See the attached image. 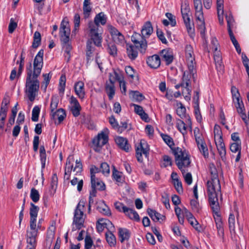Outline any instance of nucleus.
<instances>
[{
	"label": "nucleus",
	"instance_id": "f257e3e1",
	"mask_svg": "<svg viewBox=\"0 0 249 249\" xmlns=\"http://www.w3.org/2000/svg\"><path fill=\"white\" fill-rule=\"evenodd\" d=\"M44 50L41 49L35 56L33 66L31 62L26 65V79L25 92L31 102L35 100L39 89L38 77L41 73L43 65Z\"/></svg>",
	"mask_w": 249,
	"mask_h": 249
},
{
	"label": "nucleus",
	"instance_id": "f03ea898",
	"mask_svg": "<svg viewBox=\"0 0 249 249\" xmlns=\"http://www.w3.org/2000/svg\"><path fill=\"white\" fill-rule=\"evenodd\" d=\"M153 32V28L150 21L144 23L141 30V34L135 33L131 36L132 42L139 49V51L144 53L147 47L146 38L149 37Z\"/></svg>",
	"mask_w": 249,
	"mask_h": 249
},
{
	"label": "nucleus",
	"instance_id": "7ed1b4c3",
	"mask_svg": "<svg viewBox=\"0 0 249 249\" xmlns=\"http://www.w3.org/2000/svg\"><path fill=\"white\" fill-rule=\"evenodd\" d=\"M208 200L211 207L219 205L218 195L220 194L221 185L219 179H211L207 183Z\"/></svg>",
	"mask_w": 249,
	"mask_h": 249
},
{
	"label": "nucleus",
	"instance_id": "20e7f679",
	"mask_svg": "<svg viewBox=\"0 0 249 249\" xmlns=\"http://www.w3.org/2000/svg\"><path fill=\"white\" fill-rule=\"evenodd\" d=\"M172 153L175 157L176 163L182 174L185 172L183 168L188 167L191 163L190 156L185 150L179 147L172 148Z\"/></svg>",
	"mask_w": 249,
	"mask_h": 249
},
{
	"label": "nucleus",
	"instance_id": "39448f33",
	"mask_svg": "<svg viewBox=\"0 0 249 249\" xmlns=\"http://www.w3.org/2000/svg\"><path fill=\"white\" fill-rule=\"evenodd\" d=\"M85 204L84 200H80L75 209L72 224L75 225V228L74 227L72 228V231L80 230L84 227L85 219L83 217V210L85 208Z\"/></svg>",
	"mask_w": 249,
	"mask_h": 249
},
{
	"label": "nucleus",
	"instance_id": "423d86ee",
	"mask_svg": "<svg viewBox=\"0 0 249 249\" xmlns=\"http://www.w3.org/2000/svg\"><path fill=\"white\" fill-rule=\"evenodd\" d=\"M87 31L89 39L88 41L93 42L94 46L100 47L102 46L103 40V28L88 25Z\"/></svg>",
	"mask_w": 249,
	"mask_h": 249
},
{
	"label": "nucleus",
	"instance_id": "0eeeda50",
	"mask_svg": "<svg viewBox=\"0 0 249 249\" xmlns=\"http://www.w3.org/2000/svg\"><path fill=\"white\" fill-rule=\"evenodd\" d=\"M213 213V216L214 219L218 235L222 238L224 236V224L219 213L220 206H214L211 207Z\"/></svg>",
	"mask_w": 249,
	"mask_h": 249
},
{
	"label": "nucleus",
	"instance_id": "6e6552de",
	"mask_svg": "<svg viewBox=\"0 0 249 249\" xmlns=\"http://www.w3.org/2000/svg\"><path fill=\"white\" fill-rule=\"evenodd\" d=\"M149 150V146L146 142L144 140H141L139 145L136 148V157L137 160L140 162H142V154L147 158L148 156Z\"/></svg>",
	"mask_w": 249,
	"mask_h": 249
},
{
	"label": "nucleus",
	"instance_id": "1a4fd4ad",
	"mask_svg": "<svg viewBox=\"0 0 249 249\" xmlns=\"http://www.w3.org/2000/svg\"><path fill=\"white\" fill-rule=\"evenodd\" d=\"M108 141V136L107 134L104 132L99 133L97 136L94 138L92 140L93 144L95 146L94 150L96 152H99L103 146L106 144Z\"/></svg>",
	"mask_w": 249,
	"mask_h": 249
},
{
	"label": "nucleus",
	"instance_id": "9d476101",
	"mask_svg": "<svg viewBox=\"0 0 249 249\" xmlns=\"http://www.w3.org/2000/svg\"><path fill=\"white\" fill-rule=\"evenodd\" d=\"M185 56L189 70L190 72H192L196 63L193 49L190 45L187 44L185 47Z\"/></svg>",
	"mask_w": 249,
	"mask_h": 249
},
{
	"label": "nucleus",
	"instance_id": "9b49d317",
	"mask_svg": "<svg viewBox=\"0 0 249 249\" xmlns=\"http://www.w3.org/2000/svg\"><path fill=\"white\" fill-rule=\"evenodd\" d=\"M107 21V17L104 12H100L97 14L94 17V20H90L89 21L88 24L96 28H102L100 25H105Z\"/></svg>",
	"mask_w": 249,
	"mask_h": 249
},
{
	"label": "nucleus",
	"instance_id": "f8f14e48",
	"mask_svg": "<svg viewBox=\"0 0 249 249\" xmlns=\"http://www.w3.org/2000/svg\"><path fill=\"white\" fill-rule=\"evenodd\" d=\"M179 105H180V106L178 107L177 109V113L181 119H186L185 122L188 124L190 130L192 131V123L191 117L189 115L186 114V108L183 106V105L181 103L178 104V106Z\"/></svg>",
	"mask_w": 249,
	"mask_h": 249
},
{
	"label": "nucleus",
	"instance_id": "ddd939ff",
	"mask_svg": "<svg viewBox=\"0 0 249 249\" xmlns=\"http://www.w3.org/2000/svg\"><path fill=\"white\" fill-rule=\"evenodd\" d=\"M70 103L71 106L70 107V111L75 117H78L81 110V107L77 99L73 96L70 98Z\"/></svg>",
	"mask_w": 249,
	"mask_h": 249
},
{
	"label": "nucleus",
	"instance_id": "4468645a",
	"mask_svg": "<svg viewBox=\"0 0 249 249\" xmlns=\"http://www.w3.org/2000/svg\"><path fill=\"white\" fill-rule=\"evenodd\" d=\"M31 207L30 208V227L32 228V230H34L36 226V217L37 213L39 210V208L35 205L33 203L30 204Z\"/></svg>",
	"mask_w": 249,
	"mask_h": 249
},
{
	"label": "nucleus",
	"instance_id": "2eb2a0df",
	"mask_svg": "<svg viewBox=\"0 0 249 249\" xmlns=\"http://www.w3.org/2000/svg\"><path fill=\"white\" fill-rule=\"evenodd\" d=\"M233 102L237 112L239 114L240 117L245 123H247V115L245 112V107L241 98H237V99L233 100Z\"/></svg>",
	"mask_w": 249,
	"mask_h": 249
},
{
	"label": "nucleus",
	"instance_id": "dca6fc26",
	"mask_svg": "<svg viewBox=\"0 0 249 249\" xmlns=\"http://www.w3.org/2000/svg\"><path fill=\"white\" fill-rule=\"evenodd\" d=\"M36 234L33 232H26V239L27 245L26 249H36L37 244Z\"/></svg>",
	"mask_w": 249,
	"mask_h": 249
},
{
	"label": "nucleus",
	"instance_id": "f3484780",
	"mask_svg": "<svg viewBox=\"0 0 249 249\" xmlns=\"http://www.w3.org/2000/svg\"><path fill=\"white\" fill-rule=\"evenodd\" d=\"M74 161V158L72 156H69L66 161V167L65 168V174L64 178L65 180L70 179L71 174L73 169V162Z\"/></svg>",
	"mask_w": 249,
	"mask_h": 249
},
{
	"label": "nucleus",
	"instance_id": "a211bd4d",
	"mask_svg": "<svg viewBox=\"0 0 249 249\" xmlns=\"http://www.w3.org/2000/svg\"><path fill=\"white\" fill-rule=\"evenodd\" d=\"M195 15L197 19L201 22V24L199 25V30L202 37H204L205 32V26L202 9H196Z\"/></svg>",
	"mask_w": 249,
	"mask_h": 249
},
{
	"label": "nucleus",
	"instance_id": "6ab92c4d",
	"mask_svg": "<svg viewBox=\"0 0 249 249\" xmlns=\"http://www.w3.org/2000/svg\"><path fill=\"white\" fill-rule=\"evenodd\" d=\"M215 142L221 160L223 161H225L226 159V151L223 139L220 138L218 139L217 140L215 139Z\"/></svg>",
	"mask_w": 249,
	"mask_h": 249
},
{
	"label": "nucleus",
	"instance_id": "aec40b11",
	"mask_svg": "<svg viewBox=\"0 0 249 249\" xmlns=\"http://www.w3.org/2000/svg\"><path fill=\"white\" fill-rule=\"evenodd\" d=\"M146 63L150 68L156 69L160 66L161 60L158 55L154 54L148 57Z\"/></svg>",
	"mask_w": 249,
	"mask_h": 249
},
{
	"label": "nucleus",
	"instance_id": "412c9836",
	"mask_svg": "<svg viewBox=\"0 0 249 249\" xmlns=\"http://www.w3.org/2000/svg\"><path fill=\"white\" fill-rule=\"evenodd\" d=\"M189 12L190 10L181 9L182 17L187 32L188 33H192L194 31V29L192 28L190 23V18L189 17Z\"/></svg>",
	"mask_w": 249,
	"mask_h": 249
},
{
	"label": "nucleus",
	"instance_id": "4be33fe9",
	"mask_svg": "<svg viewBox=\"0 0 249 249\" xmlns=\"http://www.w3.org/2000/svg\"><path fill=\"white\" fill-rule=\"evenodd\" d=\"M126 53L127 56L131 60H134L138 56V52L137 50H139L138 47L134 44V45L130 44L126 45Z\"/></svg>",
	"mask_w": 249,
	"mask_h": 249
},
{
	"label": "nucleus",
	"instance_id": "5701e85b",
	"mask_svg": "<svg viewBox=\"0 0 249 249\" xmlns=\"http://www.w3.org/2000/svg\"><path fill=\"white\" fill-rule=\"evenodd\" d=\"M160 54L162 60L165 62L166 65H169L172 63L174 55L172 52L169 49L162 50L160 52Z\"/></svg>",
	"mask_w": 249,
	"mask_h": 249
},
{
	"label": "nucleus",
	"instance_id": "b1692460",
	"mask_svg": "<svg viewBox=\"0 0 249 249\" xmlns=\"http://www.w3.org/2000/svg\"><path fill=\"white\" fill-rule=\"evenodd\" d=\"M115 141L120 149L126 152L129 151L130 145L126 138L119 136L115 138Z\"/></svg>",
	"mask_w": 249,
	"mask_h": 249
},
{
	"label": "nucleus",
	"instance_id": "393cba45",
	"mask_svg": "<svg viewBox=\"0 0 249 249\" xmlns=\"http://www.w3.org/2000/svg\"><path fill=\"white\" fill-rule=\"evenodd\" d=\"M112 76V75L110 73L109 78L110 83H107L105 87L106 92L108 95L109 100H110L112 99L115 95V86L114 83L112 82V81H113L111 78Z\"/></svg>",
	"mask_w": 249,
	"mask_h": 249
},
{
	"label": "nucleus",
	"instance_id": "a878e982",
	"mask_svg": "<svg viewBox=\"0 0 249 249\" xmlns=\"http://www.w3.org/2000/svg\"><path fill=\"white\" fill-rule=\"evenodd\" d=\"M223 0H217V14L219 22L220 25L224 24V6H223Z\"/></svg>",
	"mask_w": 249,
	"mask_h": 249
},
{
	"label": "nucleus",
	"instance_id": "bb28decb",
	"mask_svg": "<svg viewBox=\"0 0 249 249\" xmlns=\"http://www.w3.org/2000/svg\"><path fill=\"white\" fill-rule=\"evenodd\" d=\"M74 91L79 98L83 99L85 96L84 83L81 81L76 82L74 85Z\"/></svg>",
	"mask_w": 249,
	"mask_h": 249
},
{
	"label": "nucleus",
	"instance_id": "cd10ccee",
	"mask_svg": "<svg viewBox=\"0 0 249 249\" xmlns=\"http://www.w3.org/2000/svg\"><path fill=\"white\" fill-rule=\"evenodd\" d=\"M132 106L134 107L135 112L140 116L142 120L145 122H148L149 121L148 115L144 112L142 107L134 104H133Z\"/></svg>",
	"mask_w": 249,
	"mask_h": 249
},
{
	"label": "nucleus",
	"instance_id": "c85d7f7f",
	"mask_svg": "<svg viewBox=\"0 0 249 249\" xmlns=\"http://www.w3.org/2000/svg\"><path fill=\"white\" fill-rule=\"evenodd\" d=\"M71 29L69 26V23L68 21H65L64 19L60 25V36H70Z\"/></svg>",
	"mask_w": 249,
	"mask_h": 249
},
{
	"label": "nucleus",
	"instance_id": "c756f323",
	"mask_svg": "<svg viewBox=\"0 0 249 249\" xmlns=\"http://www.w3.org/2000/svg\"><path fill=\"white\" fill-rule=\"evenodd\" d=\"M97 210L105 215L110 216L111 214L109 208L105 204L104 201H101L97 203Z\"/></svg>",
	"mask_w": 249,
	"mask_h": 249
},
{
	"label": "nucleus",
	"instance_id": "7c9ffc66",
	"mask_svg": "<svg viewBox=\"0 0 249 249\" xmlns=\"http://www.w3.org/2000/svg\"><path fill=\"white\" fill-rule=\"evenodd\" d=\"M112 177L113 179L116 181L118 185L124 182V178L123 173L117 170L114 166H113Z\"/></svg>",
	"mask_w": 249,
	"mask_h": 249
},
{
	"label": "nucleus",
	"instance_id": "2f4dec72",
	"mask_svg": "<svg viewBox=\"0 0 249 249\" xmlns=\"http://www.w3.org/2000/svg\"><path fill=\"white\" fill-rule=\"evenodd\" d=\"M147 212L149 216L154 221H159L160 220L163 221L165 219V216L161 215L155 210H152L150 208H148L147 209Z\"/></svg>",
	"mask_w": 249,
	"mask_h": 249
},
{
	"label": "nucleus",
	"instance_id": "473e14b6",
	"mask_svg": "<svg viewBox=\"0 0 249 249\" xmlns=\"http://www.w3.org/2000/svg\"><path fill=\"white\" fill-rule=\"evenodd\" d=\"M213 58L215 63L216 68L220 71H223L224 66L222 62V56L219 52L213 51Z\"/></svg>",
	"mask_w": 249,
	"mask_h": 249
},
{
	"label": "nucleus",
	"instance_id": "72a5a7b5",
	"mask_svg": "<svg viewBox=\"0 0 249 249\" xmlns=\"http://www.w3.org/2000/svg\"><path fill=\"white\" fill-rule=\"evenodd\" d=\"M118 233L121 243H123L125 240H128L130 237V232L127 229L120 228Z\"/></svg>",
	"mask_w": 249,
	"mask_h": 249
},
{
	"label": "nucleus",
	"instance_id": "f704fd0d",
	"mask_svg": "<svg viewBox=\"0 0 249 249\" xmlns=\"http://www.w3.org/2000/svg\"><path fill=\"white\" fill-rule=\"evenodd\" d=\"M176 127L178 130L183 135L187 134V127L188 126L187 123L180 119H177L176 120Z\"/></svg>",
	"mask_w": 249,
	"mask_h": 249
},
{
	"label": "nucleus",
	"instance_id": "c9c22d12",
	"mask_svg": "<svg viewBox=\"0 0 249 249\" xmlns=\"http://www.w3.org/2000/svg\"><path fill=\"white\" fill-rule=\"evenodd\" d=\"M94 44L90 41L87 40L86 43V57L87 61L88 63L90 59L92 54L95 51V47Z\"/></svg>",
	"mask_w": 249,
	"mask_h": 249
},
{
	"label": "nucleus",
	"instance_id": "e433bc0d",
	"mask_svg": "<svg viewBox=\"0 0 249 249\" xmlns=\"http://www.w3.org/2000/svg\"><path fill=\"white\" fill-rule=\"evenodd\" d=\"M91 186H92V185L94 184V188L99 191H103L106 188L104 183L96 178H91Z\"/></svg>",
	"mask_w": 249,
	"mask_h": 249
},
{
	"label": "nucleus",
	"instance_id": "4c0bfd02",
	"mask_svg": "<svg viewBox=\"0 0 249 249\" xmlns=\"http://www.w3.org/2000/svg\"><path fill=\"white\" fill-rule=\"evenodd\" d=\"M44 221L43 218L39 219L37 225H36V226L34 230H32V228L30 227L29 230H27L26 232H33L36 234V236H37L39 233V231H43L45 230V227L42 226V223Z\"/></svg>",
	"mask_w": 249,
	"mask_h": 249
},
{
	"label": "nucleus",
	"instance_id": "58836bf2",
	"mask_svg": "<svg viewBox=\"0 0 249 249\" xmlns=\"http://www.w3.org/2000/svg\"><path fill=\"white\" fill-rule=\"evenodd\" d=\"M193 71L192 72V73ZM190 74L189 75H186L185 72H184L181 83H184V88L185 89L186 91L190 94V92H191V89H190V78L191 76L192 72H190Z\"/></svg>",
	"mask_w": 249,
	"mask_h": 249
},
{
	"label": "nucleus",
	"instance_id": "ea45409f",
	"mask_svg": "<svg viewBox=\"0 0 249 249\" xmlns=\"http://www.w3.org/2000/svg\"><path fill=\"white\" fill-rule=\"evenodd\" d=\"M124 213V214L127 216L130 219L134 220L136 221H139L140 218L137 212L134 209L127 208V210Z\"/></svg>",
	"mask_w": 249,
	"mask_h": 249
},
{
	"label": "nucleus",
	"instance_id": "a19ab883",
	"mask_svg": "<svg viewBox=\"0 0 249 249\" xmlns=\"http://www.w3.org/2000/svg\"><path fill=\"white\" fill-rule=\"evenodd\" d=\"M41 41V36L40 33L38 31H36L33 36V42L32 47L34 49H36L40 45Z\"/></svg>",
	"mask_w": 249,
	"mask_h": 249
},
{
	"label": "nucleus",
	"instance_id": "79ce46f5",
	"mask_svg": "<svg viewBox=\"0 0 249 249\" xmlns=\"http://www.w3.org/2000/svg\"><path fill=\"white\" fill-rule=\"evenodd\" d=\"M106 241L110 247H114L116 244L115 235L111 231H107L105 234Z\"/></svg>",
	"mask_w": 249,
	"mask_h": 249
},
{
	"label": "nucleus",
	"instance_id": "37998d69",
	"mask_svg": "<svg viewBox=\"0 0 249 249\" xmlns=\"http://www.w3.org/2000/svg\"><path fill=\"white\" fill-rule=\"evenodd\" d=\"M39 157L41 163L42 171L45 168L46 160V154L45 147L44 145H41L39 148Z\"/></svg>",
	"mask_w": 249,
	"mask_h": 249
},
{
	"label": "nucleus",
	"instance_id": "c03bdc74",
	"mask_svg": "<svg viewBox=\"0 0 249 249\" xmlns=\"http://www.w3.org/2000/svg\"><path fill=\"white\" fill-rule=\"evenodd\" d=\"M225 18L227 22L228 31L232 30L231 28L234 25L235 20L233 18L232 14L231 11L226 13Z\"/></svg>",
	"mask_w": 249,
	"mask_h": 249
},
{
	"label": "nucleus",
	"instance_id": "a18cd8bd",
	"mask_svg": "<svg viewBox=\"0 0 249 249\" xmlns=\"http://www.w3.org/2000/svg\"><path fill=\"white\" fill-rule=\"evenodd\" d=\"M112 76H111L113 81L112 82L114 83L116 81L119 82L124 80V76L123 75V71H121L119 69L114 70L113 73H111Z\"/></svg>",
	"mask_w": 249,
	"mask_h": 249
},
{
	"label": "nucleus",
	"instance_id": "49530a36",
	"mask_svg": "<svg viewBox=\"0 0 249 249\" xmlns=\"http://www.w3.org/2000/svg\"><path fill=\"white\" fill-rule=\"evenodd\" d=\"M55 116L58 117L59 123H61L66 116L65 110L63 108H59L52 114V117L54 118Z\"/></svg>",
	"mask_w": 249,
	"mask_h": 249
},
{
	"label": "nucleus",
	"instance_id": "de8ad7c7",
	"mask_svg": "<svg viewBox=\"0 0 249 249\" xmlns=\"http://www.w3.org/2000/svg\"><path fill=\"white\" fill-rule=\"evenodd\" d=\"M129 95L133 99L139 102L142 101L145 98L143 94L137 90H130Z\"/></svg>",
	"mask_w": 249,
	"mask_h": 249
},
{
	"label": "nucleus",
	"instance_id": "09e8293b",
	"mask_svg": "<svg viewBox=\"0 0 249 249\" xmlns=\"http://www.w3.org/2000/svg\"><path fill=\"white\" fill-rule=\"evenodd\" d=\"M160 136L164 142L170 147L172 150V148H174L173 146L175 145L173 138L167 134L162 133Z\"/></svg>",
	"mask_w": 249,
	"mask_h": 249
},
{
	"label": "nucleus",
	"instance_id": "8fccbe9b",
	"mask_svg": "<svg viewBox=\"0 0 249 249\" xmlns=\"http://www.w3.org/2000/svg\"><path fill=\"white\" fill-rule=\"evenodd\" d=\"M194 136L197 145L205 142L202 135L200 133L198 128H195L194 130Z\"/></svg>",
	"mask_w": 249,
	"mask_h": 249
},
{
	"label": "nucleus",
	"instance_id": "3c124183",
	"mask_svg": "<svg viewBox=\"0 0 249 249\" xmlns=\"http://www.w3.org/2000/svg\"><path fill=\"white\" fill-rule=\"evenodd\" d=\"M235 216L233 213H231L228 219L229 228L231 232L235 233Z\"/></svg>",
	"mask_w": 249,
	"mask_h": 249
},
{
	"label": "nucleus",
	"instance_id": "603ef678",
	"mask_svg": "<svg viewBox=\"0 0 249 249\" xmlns=\"http://www.w3.org/2000/svg\"><path fill=\"white\" fill-rule=\"evenodd\" d=\"M197 145L200 152L202 154L204 158H208L209 157V152L205 142L199 144Z\"/></svg>",
	"mask_w": 249,
	"mask_h": 249
},
{
	"label": "nucleus",
	"instance_id": "864d4df0",
	"mask_svg": "<svg viewBox=\"0 0 249 249\" xmlns=\"http://www.w3.org/2000/svg\"><path fill=\"white\" fill-rule=\"evenodd\" d=\"M59 100L57 96H53L51 98V102L50 104V109L52 114H53L54 110L57 107Z\"/></svg>",
	"mask_w": 249,
	"mask_h": 249
},
{
	"label": "nucleus",
	"instance_id": "5fc2aeb1",
	"mask_svg": "<svg viewBox=\"0 0 249 249\" xmlns=\"http://www.w3.org/2000/svg\"><path fill=\"white\" fill-rule=\"evenodd\" d=\"M30 197L32 201L35 203L37 202L40 198L38 191L35 188H33L31 190Z\"/></svg>",
	"mask_w": 249,
	"mask_h": 249
},
{
	"label": "nucleus",
	"instance_id": "6e6d98bb",
	"mask_svg": "<svg viewBox=\"0 0 249 249\" xmlns=\"http://www.w3.org/2000/svg\"><path fill=\"white\" fill-rule=\"evenodd\" d=\"M107 52L112 56H116L117 55V49L116 46L114 43L108 44Z\"/></svg>",
	"mask_w": 249,
	"mask_h": 249
},
{
	"label": "nucleus",
	"instance_id": "4d7b16f0",
	"mask_svg": "<svg viewBox=\"0 0 249 249\" xmlns=\"http://www.w3.org/2000/svg\"><path fill=\"white\" fill-rule=\"evenodd\" d=\"M40 110V107L37 106H35L33 108L32 114V120L33 122L38 121Z\"/></svg>",
	"mask_w": 249,
	"mask_h": 249
},
{
	"label": "nucleus",
	"instance_id": "13d9d810",
	"mask_svg": "<svg viewBox=\"0 0 249 249\" xmlns=\"http://www.w3.org/2000/svg\"><path fill=\"white\" fill-rule=\"evenodd\" d=\"M66 78L65 75H62L59 79V91L60 93H64L66 86Z\"/></svg>",
	"mask_w": 249,
	"mask_h": 249
},
{
	"label": "nucleus",
	"instance_id": "bf43d9fd",
	"mask_svg": "<svg viewBox=\"0 0 249 249\" xmlns=\"http://www.w3.org/2000/svg\"><path fill=\"white\" fill-rule=\"evenodd\" d=\"M190 205L191 206L192 210L196 213H199L201 207H200L199 204L196 199H192L190 201Z\"/></svg>",
	"mask_w": 249,
	"mask_h": 249
},
{
	"label": "nucleus",
	"instance_id": "052dcab7",
	"mask_svg": "<svg viewBox=\"0 0 249 249\" xmlns=\"http://www.w3.org/2000/svg\"><path fill=\"white\" fill-rule=\"evenodd\" d=\"M209 171H210V172L211 175V179H219L217 170H216L214 164L212 163V164H210Z\"/></svg>",
	"mask_w": 249,
	"mask_h": 249
},
{
	"label": "nucleus",
	"instance_id": "680f3d73",
	"mask_svg": "<svg viewBox=\"0 0 249 249\" xmlns=\"http://www.w3.org/2000/svg\"><path fill=\"white\" fill-rule=\"evenodd\" d=\"M125 71L128 77L131 79L130 81H132L135 77L134 69L131 66H127L125 68Z\"/></svg>",
	"mask_w": 249,
	"mask_h": 249
},
{
	"label": "nucleus",
	"instance_id": "e2e57ef3",
	"mask_svg": "<svg viewBox=\"0 0 249 249\" xmlns=\"http://www.w3.org/2000/svg\"><path fill=\"white\" fill-rule=\"evenodd\" d=\"M71 185L73 186L77 184V190L79 192H81L82 191L83 186V180L82 179L78 181L77 178L74 177L71 180Z\"/></svg>",
	"mask_w": 249,
	"mask_h": 249
},
{
	"label": "nucleus",
	"instance_id": "0e129e2a",
	"mask_svg": "<svg viewBox=\"0 0 249 249\" xmlns=\"http://www.w3.org/2000/svg\"><path fill=\"white\" fill-rule=\"evenodd\" d=\"M93 243L92 239L89 235H87L85 238V249H89L93 247Z\"/></svg>",
	"mask_w": 249,
	"mask_h": 249
},
{
	"label": "nucleus",
	"instance_id": "69168bd1",
	"mask_svg": "<svg viewBox=\"0 0 249 249\" xmlns=\"http://www.w3.org/2000/svg\"><path fill=\"white\" fill-rule=\"evenodd\" d=\"M230 150L232 152L236 153L241 151V142H234L230 145Z\"/></svg>",
	"mask_w": 249,
	"mask_h": 249
},
{
	"label": "nucleus",
	"instance_id": "338daca9",
	"mask_svg": "<svg viewBox=\"0 0 249 249\" xmlns=\"http://www.w3.org/2000/svg\"><path fill=\"white\" fill-rule=\"evenodd\" d=\"M115 209L120 212H123L124 213L127 212V207H126L123 203L117 201L114 203Z\"/></svg>",
	"mask_w": 249,
	"mask_h": 249
},
{
	"label": "nucleus",
	"instance_id": "774afa93",
	"mask_svg": "<svg viewBox=\"0 0 249 249\" xmlns=\"http://www.w3.org/2000/svg\"><path fill=\"white\" fill-rule=\"evenodd\" d=\"M73 170L76 172L75 175L80 173L83 171V165L80 159L75 160V165Z\"/></svg>",
	"mask_w": 249,
	"mask_h": 249
}]
</instances>
